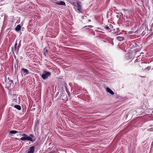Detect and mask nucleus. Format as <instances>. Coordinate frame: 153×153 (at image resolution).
Returning <instances> with one entry per match:
<instances>
[{
  "label": "nucleus",
  "instance_id": "obj_18",
  "mask_svg": "<svg viewBox=\"0 0 153 153\" xmlns=\"http://www.w3.org/2000/svg\"><path fill=\"white\" fill-rule=\"evenodd\" d=\"M105 28L107 30H109L110 29L109 27L107 25H105L104 26Z\"/></svg>",
  "mask_w": 153,
  "mask_h": 153
},
{
  "label": "nucleus",
  "instance_id": "obj_16",
  "mask_svg": "<svg viewBox=\"0 0 153 153\" xmlns=\"http://www.w3.org/2000/svg\"><path fill=\"white\" fill-rule=\"evenodd\" d=\"M77 1H74L73 3H72V4H71L73 6H74V7H75V6H76V5L77 4Z\"/></svg>",
  "mask_w": 153,
  "mask_h": 153
},
{
  "label": "nucleus",
  "instance_id": "obj_12",
  "mask_svg": "<svg viewBox=\"0 0 153 153\" xmlns=\"http://www.w3.org/2000/svg\"><path fill=\"white\" fill-rule=\"evenodd\" d=\"M21 29V26L20 25H18L16 27L15 30L17 31H19Z\"/></svg>",
  "mask_w": 153,
  "mask_h": 153
},
{
  "label": "nucleus",
  "instance_id": "obj_7",
  "mask_svg": "<svg viewBox=\"0 0 153 153\" xmlns=\"http://www.w3.org/2000/svg\"><path fill=\"white\" fill-rule=\"evenodd\" d=\"M75 9H77L79 12H80L81 6L78 2H77V4L76 6L75 7Z\"/></svg>",
  "mask_w": 153,
  "mask_h": 153
},
{
  "label": "nucleus",
  "instance_id": "obj_2",
  "mask_svg": "<svg viewBox=\"0 0 153 153\" xmlns=\"http://www.w3.org/2000/svg\"><path fill=\"white\" fill-rule=\"evenodd\" d=\"M7 79L8 80V81L7 79H5V81L6 83V88H9L10 87L11 83H13V81L10 79L9 77H8Z\"/></svg>",
  "mask_w": 153,
  "mask_h": 153
},
{
  "label": "nucleus",
  "instance_id": "obj_24",
  "mask_svg": "<svg viewBox=\"0 0 153 153\" xmlns=\"http://www.w3.org/2000/svg\"><path fill=\"white\" fill-rule=\"evenodd\" d=\"M152 145H153V142L152 143Z\"/></svg>",
  "mask_w": 153,
  "mask_h": 153
},
{
  "label": "nucleus",
  "instance_id": "obj_10",
  "mask_svg": "<svg viewBox=\"0 0 153 153\" xmlns=\"http://www.w3.org/2000/svg\"><path fill=\"white\" fill-rule=\"evenodd\" d=\"M116 39L120 41H123L124 38L123 37L121 36H117L116 37Z\"/></svg>",
  "mask_w": 153,
  "mask_h": 153
},
{
  "label": "nucleus",
  "instance_id": "obj_5",
  "mask_svg": "<svg viewBox=\"0 0 153 153\" xmlns=\"http://www.w3.org/2000/svg\"><path fill=\"white\" fill-rule=\"evenodd\" d=\"M21 73H23L25 75L28 74L29 73V72L28 70L25 68H22L21 69Z\"/></svg>",
  "mask_w": 153,
  "mask_h": 153
},
{
  "label": "nucleus",
  "instance_id": "obj_9",
  "mask_svg": "<svg viewBox=\"0 0 153 153\" xmlns=\"http://www.w3.org/2000/svg\"><path fill=\"white\" fill-rule=\"evenodd\" d=\"M106 91L107 92H108L111 95H114V92L108 87H107L106 89Z\"/></svg>",
  "mask_w": 153,
  "mask_h": 153
},
{
  "label": "nucleus",
  "instance_id": "obj_19",
  "mask_svg": "<svg viewBox=\"0 0 153 153\" xmlns=\"http://www.w3.org/2000/svg\"><path fill=\"white\" fill-rule=\"evenodd\" d=\"M151 68L150 67H148L146 68V69L149 70H150Z\"/></svg>",
  "mask_w": 153,
  "mask_h": 153
},
{
  "label": "nucleus",
  "instance_id": "obj_11",
  "mask_svg": "<svg viewBox=\"0 0 153 153\" xmlns=\"http://www.w3.org/2000/svg\"><path fill=\"white\" fill-rule=\"evenodd\" d=\"M43 52L44 53V55L46 56V53H47L48 52V49L46 48H44L43 50Z\"/></svg>",
  "mask_w": 153,
  "mask_h": 153
},
{
  "label": "nucleus",
  "instance_id": "obj_20",
  "mask_svg": "<svg viewBox=\"0 0 153 153\" xmlns=\"http://www.w3.org/2000/svg\"><path fill=\"white\" fill-rule=\"evenodd\" d=\"M20 135H21L22 136H24L25 137L27 136V134H20Z\"/></svg>",
  "mask_w": 153,
  "mask_h": 153
},
{
  "label": "nucleus",
  "instance_id": "obj_4",
  "mask_svg": "<svg viewBox=\"0 0 153 153\" xmlns=\"http://www.w3.org/2000/svg\"><path fill=\"white\" fill-rule=\"evenodd\" d=\"M53 4H57V5H64L65 6H66V4H65V2L62 1H58L57 2H53Z\"/></svg>",
  "mask_w": 153,
  "mask_h": 153
},
{
  "label": "nucleus",
  "instance_id": "obj_21",
  "mask_svg": "<svg viewBox=\"0 0 153 153\" xmlns=\"http://www.w3.org/2000/svg\"><path fill=\"white\" fill-rule=\"evenodd\" d=\"M30 137H32V138H33V137H34V136H33V135L32 134H30Z\"/></svg>",
  "mask_w": 153,
  "mask_h": 153
},
{
  "label": "nucleus",
  "instance_id": "obj_22",
  "mask_svg": "<svg viewBox=\"0 0 153 153\" xmlns=\"http://www.w3.org/2000/svg\"><path fill=\"white\" fill-rule=\"evenodd\" d=\"M88 27H91V25H89V26H88Z\"/></svg>",
  "mask_w": 153,
  "mask_h": 153
},
{
  "label": "nucleus",
  "instance_id": "obj_3",
  "mask_svg": "<svg viewBox=\"0 0 153 153\" xmlns=\"http://www.w3.org/2000/svg\"><path fill=\"white\" fill-rule=\"evenodd\" d=\"M20 140H28L30 141H33V140L32 138L29 136L24 137H21Z\"/></svg>",
  "mask_w": 153,
  "mask_h": 153
},
{
  "label": "nucleus",
  "instance_id": "obj_14",
  "mask_svg": "<svg viewBox=\"0 0 153 153\" xmlns=\"http://www.w3.org/2000/svg\"><path fill=\"white\" fill-rule=\"evenodd\" d=\"M17 42H16L14 45V48H13V51L14 50L15 52L17 50Z\"/></svg>",
  "mask_w": 153,
  "mask_h": 153
},
{
  "label": "nucleus",
  "instance_id": "obj_15",
  "mask_svg": "<svg viewBox=\"0 0 153 153\" xmlns=\"http://www.w3.org/2000/svg\"><path fill=\"white\" fill-rule=\"evenodd\" d=\"M18 132L17 131L15 130H12L10 131L9 133L12 134H15L18 132Z\"/></svg>",
  "mask_w": 153,
  "mask_h": 153
},
{
  "label": "nucleus",
  "instance_id": "obj_23",
  "mask_svg": "<svg viewBox=\"0 0 153 153\" xmlns=\"http://www.w3.org/2000/svg\"><path fill=\"white\" fill-rule=\"evenodd\" d=\"M88 21L89 22H91V20H90V19H89V20H88Z\"/></svg>",
  "mask_w": 153,
  "mask_h": 153
},
{
  "label": "nucleus",
  "instance_id": "obj_17",
  "mask_svg": "<svg viewBox=\"0 0 153 153\" xmlns=\"http://www.w3.org/2000/svg\"><path fill=\"white\" fill-rule=\"evenodd\" d=\"M71 4H72L74 1H76V0H67Z\"/></svg>",
  "mask_w": 153,
  "mask_h": 153
},
{
  "label": "nucleus",
  "instance_id": "obj_6",
  "mask_svg": "<svg viewBox=\"0 0 153 153\" xmlns=\"http://www.w3.org/2000/svg\"><path fill=\"white\" fill-rule=\"evenodd\" d=\"M35 147L34 146H32L30 147L29 150L27 153H33L35 150Z\"/></svg>",
  "mask_w": 153,
  "mask_h": 153
},
{
  "label": "nucleus",
  "instance_id": "obj_13",
  "mask_svg": "<svg viewBox=\"0 0 153 153\" xmlns=\"http://www.w3.org/2000/svg\"><path fill=\"white\" fill-rule=\"evenodd\" d=\"M14 107L19 110H21V107L19 105H15Z\"/></svg>",
  "mask_w": 153,
  "mask_h": 153
},
{
  "label": "nucleus",
  "instance_id": "obj_8",
  "mask_svg": "<svg viewBox=\"0 0 153 153\" xmlns=\"http://www.w3.org/2000/svg\"><path fill=\"white\" fill-rule=\"evenodd\" d=\"M114 34H115L120 31V29L118 28H117L114 29L111 31Z\"/></svg>",
  "mask_w": 153,
  "mask_h": 153
},
{
  "label": "nucleus",
  "instance_id": "obj_1",
  "mask_svg": "<svg viewBox=\"0 0 153 153\" xmlns=\"http://www.w3.org/2000/svg\"><path fill=\"white\" fill-rule=\"evenodd\" d=\"M51 73L50 72L45 71L44 74H42L41 76L42 78L44 80L47 79L49 76H51Z\"/></svg>",
  "mask_w": 153,
  "mask_h": 153
}]
</instances>
